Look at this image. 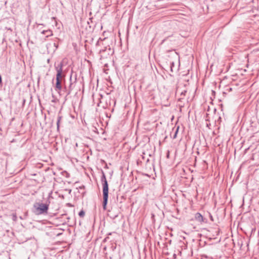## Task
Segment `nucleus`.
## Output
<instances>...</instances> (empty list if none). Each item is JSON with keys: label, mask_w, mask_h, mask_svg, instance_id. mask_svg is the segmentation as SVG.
<instances>
[{"label": "nucleus", "mask_w": 259, "mask_h": 259, "mask_svg": "<svg viewBox=\"0 0 259 259\" xmlns=\"http://www.w3.org/2000/svg\"><path fill=\"white\" fill-rule=\"evenodd\" d=\"M102 172V176L101 178V181L103 186V207L104 210H106L108 200L109 187L105 173L103 171Z\"/></svg>", "instance_id": "obj_1"}, {"label": "nucleus", "mask_w": 259, "mask_h": 259, "mask_svg": "<svg viewBox=\"0 0 259 259\" xmlns=\"http://www.w3.org/2000/svg\"><path fill=\"white\" fill-rule=\"evenodd\" d=\"M49 205L40 202H36L33 204V212L36 215L47 214Z\"/></svg>", "instance_id": "obj_2"}, {"label": "nucleus", "mask_w": 259, "mask_h": 259, "mask_svg": "<svg viewBox=\"0 0 259 259\" xmlns=\"http://www.w3.org/2000/svg\"><path fill=\"white\" fill-rule=\"evenodd\" d=\"M63 65V62L62 61L57 66H55L57 71L56 79L61 80V78L64 77V75L62 74Z\"/></svg>", "instance_id": "obj_3"}, {"label": "nucleus", "mask_w": 259, "mask_h": 259, "mask_svg": "<svg viewBox=\"0 0 259 259\" xmlns=\"http://www.w3.org/2000/svg\"><path fill=\"white\" fill-rule=\"evenodd\" d=\"M76 78H75L74 81H73L72 80L71 76H70V83L69 84V89L67 91V95H69L71 93V92H72V91L73 90V89H74V86H75L74 83L76 82Z\"/></svg>", "instance_id": "obj_4"}, {"label": "nucleus", "mask_w": 259, "mask_h": 259, "mask_svg": "<svg viewBox=\"0 0 259 259\" xmlns=\"http://www.w3.org/2000/svg\"><path fill=\"white\" fill-rule=\"evenodd\" d=\"M62 90L61 80L56 79V82L55 84V90L56 91L59 93Z\"/></svg>", "instance_id": "obj_5"}, {"label": "nucleus", "mask_w": 259, "mask_h": 259, "mask_svg": "<svg viewBox=\"0 0 259 259\" xmlns=\"http://www.w3.org/2000/svg\"><path fill=\"white\" fill-rule=\"evenodd\" d=\"M195 219L199 223H202L204 222L203 217L199 212H197L195 214Z\"/></svg>", "instance_id": "obj_6"}, {"label": "nucleus", "mask_w": 259, "mask_h": 259, "mask_svg": "<svg viewBox=\"0 0 259 259\" xmlns=\"http://www.w3.org/2000/svg\"><path fill=\"white\" fill-rule=\"evenodd\" d=\"M41 33L42 34H47L46 37H48L53 35V33L51 29L44 30L41 31Z\"/></svg>", "instance_id": "obj_7"}, {"label": "nucleus", "mask_w": 259, "mask_h": 259, "mask_svg": "<svg viewBox=\"0 0 259 259\" xmlns=\"http://www.w3.org/2000/svg\"><path fill=\"white\" fill-rule=\"evenodd\" d=\"M62 119V116H58L57 117V130H59V124L60 122L61 121V120Z\"/></svg>", "instance_id": "obj_8"}, {"label": "nucleus", "mask_w": 259, "mask_h": 259, "mask_svg": "<svg viewBox=\"0 0 259 259\" xmlns=\"http://www.w3.org/2000/svg\"><path fill=\"white\" fill-rule=\"evenodd\" d=\"M179 126H178L177 127V128L176 129L175 134H174V136L172 137L173 139H176L177 138V134H178V131H179Z\"/></svg>", "instance_id": "obj_9"}, {"label": "nucleus", "mask_w": 259, "mask_h": 259, "mask_svg": "<svg viewBox=\"0 0 259 259\" xmlns=\"http://www.w3.org/2000/svg\"><path fill=\"white\" fill-rule=\"evenodd\" d=\"M78 215L80 217L83 218L85 215V212L83 210H81L80 211V212L78 213Z\"/></svg>", "instance_id": "obj_10"}, {"label": "nucleus", "mask_w": 259, "mask_h": 259, "mask_svg": "<svg viewBox=\"0 0 259 259\" xmlns=\"http://www.w3.org/2000/svg\"><path fill=\"white\" fill-rule=\"evenodd\" d=\"M12 220L14 221H16L17 220V217L16 213H13L12 214Z\"/></svg>", "instance_id": "obj_11"}, {"label": "nucleus", "mask_w": 259, "mask_h": 259, "mask_svg": "<svg viewBox=\"0 0 259 259\" xmlns=\"http://www.w3.org/2000/svg\"><path fill=\"white\" fill-rule=\"evenodd\" d=\"M106 50H106V49H102V50H101L100 51V52H99V53H100V54H101V55H100V56H101V57H103V53H104L105 51H106Z\"/></svg>", "instance_id": "obj_12"}, {"label": "nucleus", "mask_w": 259, "mask_h": 259, "mask_svg": "<svg viewBox=\"0 0 259 259\" xmlns=\"http://www.w3.org/2000/svg\"><path fill=\"white\" fill-rule=\"evenodd\" d=\"M187 93V91L186 90H184L183 91H182L181 93V96H185L186 94Z\"/></svg>", "instance_id": "obj_13"}, {"label": "nucleus", "mask_w": 259, "mask_h": 259, "mask_svg": "<svg viewBox=\"0 0 259 259\" xmlns=\"http://www.w3.org/2000/svg\"><path fill=\"white\" fill-rule=\"evenodd\" d=\"M54 46L56 48V49H57L58 47V46L56 43H54Z\"/></svg>", "instance_id": "obj_14"}, {"label": "nucleus", "mask_w": 259, "mask_h": 259, "mask_svg": "<svg viewBox=\"0 0 259 259\" xmlns=\"http://www.w3.org/2000/svg\"><path fill=\"white\" fill-rule=\"evenodd\" d=\"M169 151H167V154H166V157H167V158H169Z\"/></svg>", "instance_id": "obj_15"}, {"label": "nucleus", "mask_w": 259, "mask_h": 259, "mask_svg": "<svg viewBox=\"0 0 259 259\" xmlns=\"http://www.w3.org/2000/svg\"><path fill=\"white\" fill-rule=\"evenodd\" d=\"M2 82V76L1 75H0V84H1Z\"/></svg>", "instance_id": "obj_16"}, {"label": "nucleus", "mask_w": 259, "mask_h": 259, "mask_svg": "<svg viewBox=\"0 0 259 259\" xmlns=\"http://www.w3.org/2000/svg\"><path fill=\"white\" fill-rule=\"evenodd\" d=\"M182 99H183V97H182V98H179V99H178V101H181V100H182Z\"/></svg>", "instance_id": "obj_17"}, {"label": "nucleus", "mask_w": 259, "mask_h": 259, "mask_svg": "<svg viewBox=\"0 0 259 259\" xmlns=\"http://www.w3.org/2000/svg\"><path fill=\"white\" fill-rule=\"evenodd\" d=\"M6 29H7L8 30H11V31H12V30L11 29V28H7V27H6Z\"/></svg>", "instance_id": "obj_18"}, {"label": "nucleus", "mask_w": 259, "mask_h": 259, "mask_svg": "<svg viewBox=\"0 0 259 259\" xmlns=\"http://www.w3.org/2000/svg\"><path fill=\"white\" fill-rule=\"evenodd\" d=\"M39 25H42V26H44V24H39Z\"/></svg>", "instance_id": "obj_19"}, {"label": "nucleus", "mask_w": 259, "mask_h": 259, "mask_svg": "<svg viewBox=\"0 0 259 259\" xmlns=\"http://www.w3.org/2000/svg\"><path fill=\"white\" fill-rule=\"evenodd\" d=\"M212 92L213 93H215V92H214V91H212Z\"/></svg>", "instance_id": "obj_20"}, {"label": "nucleus", "mask_w": 259, "mask_h": 259, "mask_svg": "<svg viewBox=\"0 0 259 259\" xmlns=\"http://www.w3.org/2000/svg\"><path fill=\"white\" fill-rule=\"evenodd\" d=\"M108 51H110V48L108 49Z\"/></svg>", "instance_id": "obj_21"}, {"label": "nucleus", "mask_w": 259, "mask_h": 259, "mask_svg": "<svg viewBox=\"0 0 259 259\" xmlns=\"http://www.w3.org/2000/svg\"><path fill=\"white\" fill-rule=\"evenodd\" d=\"M165 40V39H163L162 42L164 41Z\"/></svg>", "instance_id": "obj_22"}, {"label": "nucleus", "mask_w": 259, "mask_h": 259, "mask_svg": "<svg viewBox=\"0 0 259 259\" xmlns=\"http://www.w3.org/2000/svg\"><path fill=\"white\" fill-rule=\"evenodd\" d=\"M174 62H172V63H171V65H174Z\"/></svg>", "instance_id": "obj_23"}]
</instances>
